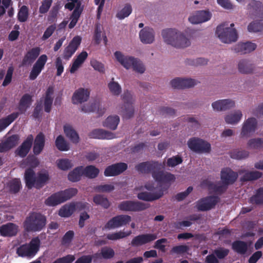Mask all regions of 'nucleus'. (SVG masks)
Returning <instances> with one entry per match:
<instances>
[{
	"instance_id": "nucleus-3",
	"label": "nucleus",
	"mask_w": 263,
	"mask_h": 263,
	"mask_svg": "<svg viewBox=\"0 0 263 263\" xmlns=\"http://www.w3.org/2000/svg\"><path fill=\"white\" fill-rule=\"evenodd\" d=\"M116 60L126 69L132 68L136 72L142 73L145 68L140 61L130 56H125L120 51H117L114 53Z\"/></svg>"
},
{
	"instance_id": "nucleus-34",
	"label": "nucleus",
	"mask_w": 263,
	"mask_h": 263,
	"mask_svg": "<svg viewBox=\"0 0 263 263\" xmlns=\"http://www.w3.org/2000/svg\"><path fill=\"white\" fill-rule=\"evenodd\" d=\"M26 185L29 189L35 187V174L32 168H29L26 170L24 175Z\"/></svg>"
},
{
	"instance_id": "nucleus-26",
	"label": "nucleus",
	"mask_w": 263,
	"mask_h": 263,
	"mask_svg": "<svg viewBox=\"0 0 263 263\" xmlns=\"http://www.w3.org/2000/svg\"><path fill=\"white\" fill-rule=\"evenodd\" d=\"M163 195V190L161 189L155 193L142 192L137 194V198L141 200L153 201L159 199Z\"/></svg>"
},
{
	"instance_id": "nucleus-23",
	"label": "nucleus",
	"mask_w": 263,
	"mask_h": 263,
	"mask_svg": "<svg viewBox=\"0 0 263 263\" xmlns=\"http://www.w3.org/2000/svg\"><path fill=\"white\" fill-rule=\"evenodd\" d=\"M90 95L87 89L80 88L76 90L72 97V102L74 104H81L86 101Z\"/></svg>"
},
{
	"instance_id": "nucleus-60",
	"label": "nucleus",
	"mask_w": 263,
	"mask_h": 263,
	"mask_svg": "<svg viewBox=\"0 0 263 263\" xmlns=\"http://www.w3.org/2000/svg\"><path fill=\"white\" fill-rule=\"evenodd\" d=\"M9 187L10 192L16 193L18 192L21 188V182L19 179H14L9 183Z\"/></svg>"
},
{
	"instance_id": "nucleus-58",
	"label": "nucleus",
	"mask_w": 263,
	"mask_h": 263,
	"mask_svg": "<svg viewBox=\"0 0 263 263\" xmlns=\"http://www.w3.org/2000/svg\"><path fill=\"white\" fill-rule=\"evenodd\" d=\"M64 202L70 199L78 193V190L76 188H69L64 191H60Z\"/></svg>"
},
{
	"instance_id": "nucleus-38",
	"label": "nucleus",
	"mask_w": 263,
	"mask_h": 263,
	"mask_svg": "<svg viewBox=\"0 0 263 263\" xmlns=\"http://www.w3.org/2000/svg\"><path fill=\"white\" fill-rule=\"evenodd\" d=\"M88 57L86 51H82L80 53L72 63L70 68V71L71 73H74L84 62Z\"/></svg>"
},
{
	"instance_id": "nucleus-31",
	"label": "nucleus",
	"mask_w": 263,
	"mask_h": 263,
	"mask_svg": "<svg viewBox=\"0 0 263 263\" xmlns=\"http://www.w3.org/2000/svg\"><path fill=\"white\" fill-rule=\"evenodd\" d=\"M235 102L230 99H224L213 102L212 106L215 110L222 111L229 109L235 106Z\"/></svg>"
},
{
	"instance_id": "nucleus-49",
	"label": "nucleus",
	"mask_w": 263,
	"mask_h": 263,
	"mask_svg": "<svg viewBox=\"0 0 263 263\" xmlns=\"http://www.w3.org/2000/svg\"><path fill=\"white\" fill-rule=\"evenodd\" d=\"M49 179V175L47 173H38L37 177H36L35 187L37 189H41Z\"/></svg>"
},
{
	"instance_id": "nucleus-43",
	"label": "nucleus",
	"mask_w": 263,
	"mask_h": 263,
	"mask_svg": "<svg viewBox=\"0 0 263 263\" xmlns=\"http://www.w3.org/2000/svg\"><path fill=\"white\" fill-rule=\"evenodd\" d=\"M242 117L241 111L238 110L234 112L227 115L225 117V121L227 123L231 124H237Z\"/></svg>"
},
{
	"instance_id": "nucleus-28",
	"label": "nucleus",
	"mask_w": 263,
	"mask_h": 263,
	"mask_svg": "<svg viewBox=\"0 0 263 263\" xmlns=\"http://www.w3.org/2000/svg\"><path fill=\"white\" fill-rule=\"evenodd\" d=\"M256 45L251 42H246L239 43L236 45L232 50L236 53H239L240 54H246L254 51L256 48Z\"/></svg>"
},
{
	"instance_id": "nucleus-63",
	"label": "nucleus",
	"mask_w": 263,
	"mask_h": 263,
	"mask_svg": "<svg viewBox=\"0 0 263 263\" xmlns=\"http://www.w3.org/2000/svg\"><path fill=\"white\" fill-rule=\"evenodd\" d=\"M59 9L60 6L59 5H56L53 6L48 16L47 20L48 22L50 23H53L56 21Z\"/></svg>"
},
{
	"instance_id": "nucleus-9",
	"label": "nucleus",
	"mask_w": 263,
	"mask_h": 263,
	"mask_svg": "<svg viewBox=\"0 0 263 263\" xmlns=\"http://www.w3.org/2000/svg\"><path fill=\"white\" fill-rule=\"evenodd\" d=\"M122 99L124 103L121 110L122 117L124 119H130L133 117L134 114L132 95L130 91L126 90L122 95Z\"/></svg>"
},
{
	"instance_id": "nucleus-13",
	"label": "nucleus",
	"mask_w": 263,
	"mask_h": 263,
	"mask_svg": "<svg viewBox=\"0 0 263 263\" xmlns=\"http://www.w3.org/2000/svg\"><path fill=\"white\" fill-rule=\"evenodd\" d=\"M48 57L46 54L41 55L35 63L33 64L32 69L30 72L29 79L34 80L41 73L44 68L45 65L47 61Z\"/></svg>"
},
{
	"instance_id": "nucleus-42",
	"label": "nucleus",
	"mask_w": 263,
	"mask_h": 263,
	"mask_svg": "<svg viewBox=\"0 0 263 263\" xmlns=\"http://www.w3.org/2000/svg\"><path fill=\"white\" fill-rule=\"evenodd\" d=\"M83 175L89 179H94L96 178L100 172L99 168L95 166L90 165L83 168Z\"/></svg>"
},
{
	"instance_id": "nucleus-41",
	"label": "nucleus",
	"mask_w": 263,
	"mask_h": 263,
	"mask_svg": "<svg viewBox=\"0 0 263 263\" xmlns=\"http://www.w3.org/2000/svg\"><path fill=\"white\" fill-rule=\"evenodd\" d=\"M120 122V118L119 116H110L107 118L104 122L103 123V126L111 130H115L119 123Z\"/></svg>"
},
{
	"instance_id": "nucleus-22",
	"label": "nucleus",
	"mask_w": 263,
	"mask_h": 263,
	"mask_svg": "<svg viewBox=\"0 0 263 263\" xmlns=\"http://www.w3.org/2000/svg\"><path fill=\"white\" fill-rule=\"evenodd\" d=\"M41 52L39 47H33L29 50L24 55L22 61V66H27L33 63L38 58Z\"/></svg>"
},
{
	"instance_id": "nucleus-61",
	"label": "nucleus",
	"mask_w": 263,
	"mask_h": 263,
	"mask_svg": "<svg viewBox=\"0 0 263 263\" xmlns=\"http://www.w3.org/2000/svg\"><path fill=\"white\" fill-rule=\"evenodd\" d=\"M248 30L250 32H257L263 31V23L254 21L249 24Z\"/></svg>"
},
{
	"instance_id": "nucleus-7",
	"label": "nucleus",
	"mask_w": 263,
	"mask_h": 263,
	"mask_svg": "<svg viewBox=\"0 0 263 263\" xmlns=\"http://www.w3.org/2000/svg\"><path fill=\"white\" fill-rule=\"evenodd\" d=\"M189 148L196 153H209L211 149V144L199 138H190L187 143Z\"/></svg>"
},
{
	"instance_id": "nucleus-33",
	"label": "nucleus",
	"mask_w": 263,
	"mask_h": 263,
	"mask_svg": "<svg viewBox=\"0 0 263 263\" xmlns=\"http://www.w3.org/2000/svg\"><path fill=\"white\" fill-rule=\"evenodd\" d=\"M32 102V96L28 94H24L21 98L18 106L20 114H25L27 109L30 107Z\"/></svg>"
},
{
	"instance_id": "nucleus-40",
	"label": "nucleus",
	"mask_w": 263,
	"mask_h": 263,
	"mask_svg": "<svg viewBox=\"0 0 263 263\" xmlns=\"http://www.w3.org/2000/svg\"><path fill=\"white\" fill-rule=\"evenodd\" d=\"M76 210V205L74 203L65 204L59 211V215L62 217H70Z\"/></svg>"
},
{
	"instance_id": "nucleus-1",
	"label": "nucleus",
	"mask_w": 263,
	"mask_h": 263,
	"mask_svg": "<svg viewBox=\"0 0 263 263\" xmlns=\"http://www.w3.org/2000/svg\"><path fill=\"white\" fill-rule=\"evenodd\" d=\"M162 36L164 42L176 48H185L191 44L190 40L183 34L177 32L174 29H166L162 31Z\"/></svg>"
},
{
	"instance_id": "nucleus-53",
	"label": "nucleus",
	"mask_w": 263,
	"mask_h": 263,
	"mask_svg": "<svg viewBox=\"0 0 263 263\" xmlns=\"http://www.w3.org/2000/svg\"><path fill=\"white\" fill-rule=\"evenodd\" d=\"M132 234V231L123 232L120 231L118 232L108 234L106 235V238L110 240H117L120 239L124 238L129 236Z\"/></svg>"
},
{
	"instance_id": "nucleus-19",
	"label": "nucleus",
	"mask_w": 263,
	"mask_h": 263,
	"mask_svg": "<svg viewBox=\"0 0 263 263\" xmlns=\"http://www.w3.org/2000/svg\"><path fill=\"white\" fill-rule=\"evenodd\" d=\"M211 17L212 14L209 10H199L190 16L189 21L192 24H197L208 21Z\"/></svg>"
},
{
	"instance_id": "nucleus-2",
	"label": "nucleus",
	"mask_w": 263,
	"mask_h": 263,
	"mask_svg": "<svg viewBox=\"0 0 263 263\" xmlns=\"http://www.w3.org/2000/svg\"><path fill=\"white\" fill-rule=\"evenodd\" d=\"M46 217L39 212H31L23 222L25 230L28 232H36L42 231L46 224Z\"/></svg>"
},
{
	"instance_id": "nucleus-15",
	"label": "nucleus",
	"mask_w": 263,
	"mask_h": 263,
	"mask_svg": "<svg viewBox=\"0 0 263 263\" xmlns=\"http://www.w3.org/2000/svg\"><path fill=\"white\" fill-rule=\"evenodd\" d=\"M127 164L124 162L116 163L106 167L104 175L106 177L116 176L127 169Z\"/></svg>"
},
{
	"instance_id": "nucleus-56",
	"label": "nucleus",
	"mask_w": 263,
	"mask_h": 263,
	"mask_svg": "<svg viewBox=\"0 0 263 263\" xmlns=\"http://www.w3.org/2000/svg\"><path fill=\"white\" fill-rule=\"evenodd\" d=\"M59 168L63 171H67L73 166L71 161L68 159H60L57 161Z\"/></svg>"
},
{
	"instance_id": "nucleus-5",
	"label": "nucleus",
	"mask_w": 263,
	"mask_h": 263,
	"mask_svg": "<svg viewBox=\"0 0 263 263\" xmlns=\"http://www.w3.org/2000/svg\"><path fill=\"white\" fill-rule=\"evenodd\" d=\"M40 243L39 238L34 237L29 243H25L19 247L17 249L16 252L20 256L32 258L39 251Z\"/></svg>"
},
{
	"instance_id": "nucleus-27",
	"label": "nucleus",
	"mask_w": 263,
	"mask_h": 263,
	"mask_svg": "<svg viewBox=\"0 0 263 263\" xmlns=\"http://www.w3.org/2000/svg\"><path fill=\"white\" fill-rule=\"evenodd\" d=\"M19 138L17 135H13L7 138L4 142L0 143V153L6 152L15 146Z\"/></svg>"
},
{
	"instance_id": "nucleus-16",
	"label": "nucleus",
	"mask_w": 263,
	"mask_h": 263,
	"mask_svg": "<svg viewBox=\"0 0 263 263\" xmlns=\"http://www.w3.org/2000/svg\"><path fill=\"white\" fill-rule=\"evenodd\" d=\"M257 121L253 117L247 119L243 123L240 136L241 137H249L254 133L257 128Z\"/></svg>"
},
{
	"instance_id": "nucleus-32",
	"label": "nucleus",
	"mask_w": 263,
	"mask_h": 263,
	"mask_svg": "<svg viewBox=\"0 0 263 263\" xmlns=\"http://www.w3.org/2000/svg\"><path fill=\"white\" fill-rule=\"evenodd\" d=\"M45 136L42 133L37 135L34 139L33 152L35 155H39L43 151L45 146Z\"/></svg>"
},
{
	"instance_id": "nucleus-52",
	"label": "nucleus",
	"mask_w": 263,
	"mask_h": 263,
	"mask_svg": "<svg viewBox=\"0 0 263 263\" xmlns=\"http://www.w3.org/2000/svg\"><path fill=\"white\" fill-rule=\"evenodd\" d=\"M93 201L97 205H99L104 209H108L110 203L108 199L102 195H96L93 197Z\"/></svg>"
},
{
	"instance_id": "nucleus-50",
	"label": "nucleus",
	"mask_w": 263,
	"mask_h": 263,
	"mask_svg": "<svg viewBox=\"0 0 263 263\" xmlns=\"http://www.w3.org/2000/svg\"><path fill=\"white\" fill-rule=\"evenodd\" d=\"M133 9L130 4H126L124 7L116 14V17L119 20H123L128 17L132 12Z\"/></svg>"
},
{
	"instance_id": "nucleus-54",
	"label": "nucleus",
	"mask_w": 263,
	"mask_h": 263,
	"mask_svg": "<svg viewBox=\"0 0 263 263\" xmlns=\"http://www.w3.org/2000/svg\"><path fill=\"white\" fill-rule=\"evenodd\" d=\"M55 146L60 151H67L69 149V144L62 135H59L55 141Z\"/></svg>"
},
{
	"instance_id": "nucleus-14",
	"label": "nucleus",
	"mask_w": 263,
	"mask_h": 263,
	"mask_svg": "<svg viewBox=\"0 0 263 263\" xmlns=\"http://www.w3.org/2000/svg\"><path fill=\"white\" fill-rule=\"evenodd\" d=\"M157 238L155 233H146L137 235L133 238L130 242L133 247H139L151 243Z\"/></svg>"
},
{
	"instance_id": "nucleus-44",
	"label": "nucleus",
	"mask_w": 263,
	"mask_h": 263,
	"mask_svg": "<svg viewBox=\"0 0 263 263\" xmlns=\"http://www.w3.org/2000/svg\"><path fill=\"white\" fill-rule=\"evenodd\" d=\"M97 109L99 116H102L105 112V109L104 108H100L99 104L96 102L84 105L82 107V110L85 112H93Z\"/></svg>"
},
{
	"instance_id": "nucleus-62",
	"label": "nucleus",
	"mask_w": 263,
	"mask_h": 263,
	"mask_svg": "<svg viewBox=\"0 0 263 263\" xmlns=\"http://www.w3.org/2000/svg\"><path fill=\"white\" fill-rule=\"evenodd\" d=\"M182 158L179 155L173 156L167 159L166 165L168 167H175L178 164L182 163Z\"/></svg>"
},
{
	"instance_id": "nucleus-30",
	"label": "nucleus",
	"mask_w": 263,
	"mask_h": 263,
	"mask_svg": "<svg viewBox=\"0 0 263 263\" xmlns=\"http://www.w3.org/2000/svg\"><path fill=\"white\" fill-rule=\"evenodd\" d=\"M90 138L99 139H112L115 138L114 134L110 132L103 129H95L88 134Z\"/></svg>"
},
{
	"instance_id": "nucleus-4",
	"label": "nucleus",
	"mask_w": 263,
	"mask_h": 263,
	"mask_svg": "<svg viewBox=\"0 0 263 263\" xmlns=\"http://www.w3.org/2000/svg\"><path fill=\"white\" fill-rule=\"evenodd\" d=\"M225 26L224 24H222L217 27L216 33L219 39L224 43H231L236 41L238 38L237 31L232 28L234 24H231V27H226Z\"/></svg>"
},
{
	"instance_id": "nucleus-46",
	"label": "nucleus",
	"mask_w": 263,
	"mask_h": 263,
	"mask_svg": "<svg viewBox=\"0 0 263 263\" xmlns=\"http://www.w3.org/2000/svg\"><path fill=\"white\" fill-rule=\"evenodd\" d=\"M262 176V173L257 171H246L240 180L243 182L256 180L260 178Z\"/></svg>"
},
{
	"instance_id": "nucleus-35",
	"label": "nucleus",
	"mask_w": 263,
	"mask_h": 263,
	"mask_svg": "<svg viewBox=\"0 0 263 263\" xmlns=\"http://www.w3.org/2000/svg\"><path fill=\"white\" fill-rule=\"evenodd\" d=\"M19 115L18 112H14L6 117L0 119V132H2L12 123Z\"/></svg>"
},
{
	"instance_id": "nucleus-18",
	"label": "nucleus",
	"mask_w": 263,
	"mask_h": 263,
	"mask_svg": "<svg viewBox=\"0 0 263 263\" xmlns=\"http://www.w3.org/2000/svg\"><path fill=\"white\" fill-rule=\"evenodd\" d=\"M237 177V173L229 167L223 168L221 171L220 179L222 184L227 185L233 184Z\"/></svg>"
},
{
	"instance_id": "nucleus-8",
	"label": "nucleus",
	"mask_w": 263,
	"mask_h": 263,
	"mask_svg": "<svg viewBox=\"0 0 263 263\" xmlns=\"http://www.w3.org/2000/svg\"><path fill=\"white\" fill-rule=\"evenodd\" d=\"M164 164H163L157 161H147L139 163L135 166V168L139 173L141 174L153 173L157 170H161L164 168Z\"/></svg>"
},
{
	"instance_id": "nucleus-36",
	"label": "nucleus",
	"mask_w": 263,
	"mask_h": 263,
	"mask_svg": "<svg viewBox=\"0 0 263 263\" xmlns=\"http://www.w3.org/2000/svg\"><path fill=\"white\" fill-rule=\"evenodd\" d=\"M64 131L67 138L73 143L79 142V136L77 132L69 125L64 126Z\"/></svg>"
},
{
	"instance_id": "nucleus-25",
	"label": "nucleus",
	"mask_w": 263,
	"mask_h": 263,
	"mask_svg": "<svg viewBox=\"0 0 263 263\" xmlns=\"http://www.w3.org/2000/svg\"><path fill=\"white\" fill-rule=\"evenodd\" d=\"M18 227L11 222L7 223L0 227V234L2 236L12 237L16 235Z\"/></svg>"
},
{
	"instance_id": "nucleus-39",
	"label": "nucleus",
	"mask_w": 263,
	"mask_h": 263,
	"mask_svg": "<svg viewBox=\"0 0 263 263\" xmlns=\"http://www.w3.org/2000/svg\"><path fill=\"white\" fill-rule=\"evenodd\" d=\"M82 175H83V166H78L69 173L68 179L72 182H76L81 180Z\"/></svg>"
},
{
	"instance_id": "nucleus-6",
	"label": "nucleus",
	"mask_w": 263,
	"mask_h": 263,
	"mask_svg": "<svg viewBox=\"0 0 263 263\" xmlns=\"http://www.w3.org/2000/svg\"><path fill=\"white\" fill-rule=\"evenodd\" d=\"M150 207L148 203L139 201L125 200L121 202L118 206L119 210L124 212H141Z\"/></svg>"
},
{
	"instance_id": "nucleus-51",
	"label": "nucleus",
	"mask_w": 263,
	"mask_h": 263,
	"mask_svg": "<svg viewBox=\"0 0 263 263\" xmlns=\"http://www.w3.org/2000/svg\"><path fill=\"white\" fill-rule=\"evenodd\" d=\"M249 153L246 150L235 149L230 153V156L232 159L241 160L249 156Z\"/></svg>"
},
{
	"instance_id": "nucleus-57",
	"label": "nucleus",
	"mask_w": 263,
	"mask_h": 263,
	"mask_svg": "<svg viewBox=\"0 0 263 263\" xmlns=\"http://www.w3.org/2000/svg\"><path fill=\"white\" fill-rule=\"evenodd\" d=\"M114 78L108 84L110 91L115 96H119L121 92V87L119 84L114 81Z\"/></svg>"
},
{
	"instance_id": "nucleus-29",
	"label": "nucleus",
	"mask_w": 263,
	"mask_h": 263,
	"mask_svg": "<svg viewBox=\"0 0 263 263\" xmlns=\"http://www.w3.org/2000/svg\"><path fill=\"white\" fill-rule=\"evenodd\" d=\"M139 37L143 43L151 44L155 40L154 31L151 28L145 27L140 30Z\"/></svg>"
},
{
	"instance_id": "nucleus-10",
	"label": "nucleus",
	"mask_w": 263,
	"mask_h": 263,
	"mask_svg": "<svg viewBox=\"0 0 263 263\" xmlns=\"http://www.w3.org/2000/svg\"><path fill=\"white\" fill-rule=\"evenodd\" d=\"M131 221V217L127 215H119L112 217L105 224L104 229L111 230L121 227Z\"/></svg>"
},
{
	"instance_id": "nucleus-48",
	"label": "nucleus",
	"mask_w": 263,
	"mask_h": 263,
	"mask_svg": "<svg viewBox=\"0 0 263 263\" xmlns=\"http://www.w3.org/2000/svg\"><path fill=\"white\" fill-rule=\"evenodd\" d=\"M238 68L239 71L242 73H249L252 72L253 65L246 60H242L239 61Z\"/></svg>"
},
{
	"instance_id": "nucleus-24",
	"label": "nucleus",
	"mask_w": 263,
	"mask_h": 263,
	"mask_svg": "<svg viewBox=\"0 0 263 263\" xmlns=\"http://www.w3.org/2000/svg\"><path fill=\"white\" fill-rule=\"evenodd\" d=\"M153 178L158 182L170 183L175 179L174 175L168 172H164L161 170H157L153 173Z\"/></svg>"
},
{
	"instance_id": "nucleus-17",
	"label": "nucleus",
	"mask_w": 263,
	"mask_h": 263,
	"mask_svg": "<svg viewBox=\"0 0 263 263\" xmlns=\"http://www.w3.org/2000/svg\"><path fill=\"white\" fill-rule=\"evenodd\" d=\"M81 40V37L78 35L72 39L69 45L64 50L63 57L65 60H68L72 57L80 46Z\"/></svg>"
},
{
	"instance_id": "nucleus-45",
	"label": "nucleus",
	"mask_w": 263,
	"mask_h": 263,
	"mask_svg": "<svg viewBox=\"0 0 263 263\" xmlns=\"http://www.w3.org/2000/svg\"><path fill=\"white\" fill-rule=\"evenodd\" d=\"M249 202L253 204H263V187L256 191L255 194L250 198Z\"/></svg>"
},
{
	"instance_id": "nucleus-37",
	"label": "nucleus",
	"mask_w": 263,
	"mask_h": 263,
	"mask_svg": "<svg viewBox=\"0 0 263 263\" xmlns=\"http://www.w3.org/2000/svg\"><path fill=\"white\" fill-rule=\"evenodd\" d=\"M64 202L60 192L55 193L48 197L45 200V204L48 206H55Z\"/></svg>"
},
{
	"instance_id": "nucleus-11",
	"label": "nucleus",
	"mask_w": 263,
	"mask_h": 263,
	"mask_svg": "<svg viewBox=\"0 0 263 263\" xmlns=\"http://www.w3.org/2000/svg\"><path fill=\"white\" fill-rule=\"evenodd\" d=\"M219 201V198L217 196H206L199 200L196 206L199 211H207L214 208Z\"/></svg>"
},
{
	"instance_id": "nucleus-64",
	"label": "nucleus",
	"mask_w": 263,
	"mask_h": 263,
	"mask_svg": "<svg viewBox=\"0 0 263 263\" xmlns=\"http://www.w3.org/2000/svg\"><path fill=\"white\" fill-rule=\"evenodd\" d=\"M101 254L104 259H110L115 256V251L112 248L105 247L102 248Z\"/></svg>"
},
{
	"instance_id": "nucleus-20",
	"label": "nucleus",
	"mask_w": 263,
	"mask_h": 263,
	"mask_svg": "<svg viewBox=\"0 0 263 263\" xmlns=\"http://www.w3.org/2000/svg\"><path fill=\"white\" fill-rule=\"evenodd\" d=\"M171 84L174 88L184 89L193 87L197 84V82L193 79L176 78L171 81Z\"/></svg>"
},
{
	"instance_id": "nucleus-21",
	"label": "nucleus",
	"mask_w": 263,
	"mask_h": 263,
	"mask_svg": "<svg viewBox=\"0 0 263 263\" xmlns=\"http://www.w3.org/2000/svg\"><path fill=\"white\" fill-rule=\"evenodd\" d=\"M33 141V136L32 135H28L26 140L16 149L15 154L22 158L25 157L31 149Z\"/></svg>"
},
{
	"instance_id": "nucleus-47",
	"label": "nucleus",
	"mask_w": 263,
	"mask_h": 263,
	"mask_svg": "<svg viewBox=\"0 0 263 263\" xmlns=\"http://www.w3.org/2000/svg\"><path fill=\"white\" fill-rule=\"evenodd\" d=\"M232 249L237 253L244 254L248 250L247 243L241 240H236L232 243Z\"/></svg>"
},
{
	"instance_id": "nucleus-59",
	"label": "nucleus",
	"mask_w": 263,
	"mask_h": 263,
	"mask_svg": "<svg viewBox=\"0 0 263 263\" xmlns=\"http://www.w3.org/2000/svg\"><path fill=\"white\" fill-rule=\"evenodd\" d=\"M249 147L253 149L263 148V138H253L249 140L248 142Z\"/></svg>"
},
{
	"instance_id": "nucleus-55",
	"label": "nucleus",
	"mask_w": 263,
	"mask_h": 263,
	"mask_svg": "<svg viewBox=\"0 0 263 263\" xmlns=\"http://www.w3.org/2000/svg\"><path fill=\"white\" fill-rule=\"evenodd\" d=\"M29 16V9L25 6H22L18 10L17 17L20 22L23 23L27 21Z\"/></svg>"
},
{
	"instance_id": "nucleus-12",
	"label": "nucleus",
	"mask_w": 263,
	"mask_h": 263,
	"mask_svg": "<svg viewBox=\"0 0 263 263\" xmlns=\"http://www.w3.org/2000/svg\"><path fill=\"white\" fill-rule=\"evenodd\" d=\"M249 14L252 19H263V4L259 1H252L248 6Z\"/></svg>"
}]
</instances>
